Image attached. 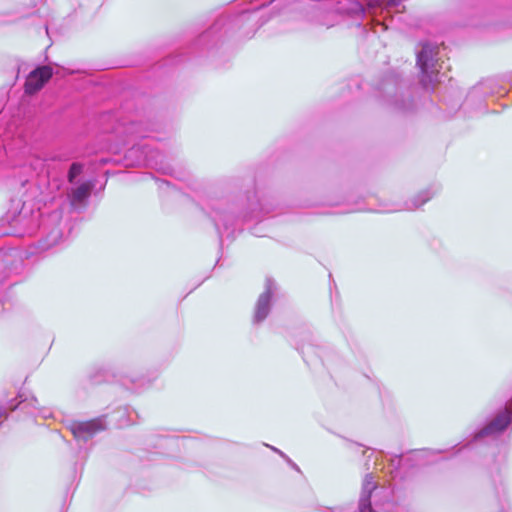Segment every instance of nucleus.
<instances>
[{
  "instance_id": "f257e3e1",
  "label": "nucleus",
  "mask_w": 512,
  "mask_h": 512,
  "mask_svg": "<svg viewBox=\"0 0 512 512\" xmlns=\"http://www.w3.org/2000/svg\"><path fill=\"white\" fill-rule=\"evenodd\" d=\"M439 48L425 43L417 54V66L421 72V83L427 90L433 89L435 83L440 82L439 74L442 64L438 61Z\"/></svg>"
},
{
  "instance_id": "f03ea898",
  "label": "nucleus",
  "mask_w": 512,
  "mask_h": 512,
  "mask_svg": "<svg viewBox=\"0 0 512 512\" xmlns=\"http://www.w3.org/2000/svg\"><path fill=\"white\" fill-rule=\"evenodd\" d=\"M106 425L103 418H95L88 421H73L70 430L78 441L87 442L97 433L105 430Z\"/></svg>"
},
{
  "instance_id": "7ed1b4c3",
  "label": "nucleus",
  "mask_w": 512,
  "mask_h": 512,
  "mask_svg": "<svg viewBox=\"0 0 512 512\" xmlns=\"http://www.w3.org/2000/svg\"><path fill=\"white\" fill-rule=\"evenodd\" d=\"M511 422L512 411L510 407L506 406L484 428L476 433L475 439L497 435L503 432Z\"/></svg>"
},
{
  "instance_id": "20e7f679",
  "label": "nucleus",
  "mask_w": 512,
  "mask_h": 512,
  "mask_svg": "<svg viewBox=\"0 0 512 512\" xmlns=\"http://www.w3.org/2000/svg\"><path fill=\"white\" fill-rule=\"evenodd\" d=\"M53 71L50 66H41L30 72L25 82V92L34 94L52 77Z\"/></svg>"
},
{
  "instance_id": "39448f33",
  "label": "nucleus",
  "mask_w": 512,
  "mask_h": 512,
  "mask_svg": "<svg viewBox=\"0 0 512 512\" xmlns=\"http://www.w3.org/2000/svg\"><path fill=\"white\" fill-rule=\"evenodd\" d=\"M273 290H274L273 281L267 280L266 289L259 296L257 304H256V309H255V314H254V322L255 323L262 322L269 314L270 302H271Z\"/></svg>"
},
{
  "instance_id": "423d86ee",
  "label": "nucleus",
  "mask_w": 512,
  "mask_h": 512,
  "mask_svg": "<svg viewBox=\"0 0 512 512\" xmlns=\"http://www.w3.org/2000/svg\"><path fill=\"white\" fill-rule=\"evenodd\" d=\"M92 182H84L73 187L68 193L70 204L73 208H84L93 189Z\"/></svg>"
},
{
  "instance_id": "0eeeda50",
  "label": "nucleus",
  "mask_w": 512,
  "mask_h": 512,
  "mask_svg": "<svg viewBox=\"0 0 512 512\" xmlns=\"http://www.w3.org/2000/svg\"><path fill=\"white\" fill-rule=\"evenodd\" d=\"M235 22L236 20H231L229 18H221L217 20L215 24L212 26V32L227 34L234 27Z\"/></svg>"
},
{
  "instance_id": "6e6552de",
  "label": "nucleus",
  "mask_w": 512,
  "mask_h": 512,
  "mask_svg": "<svg viewBox=\"0 0 512 512\" xmlns=\"http://www.w3.org/2000/svg\"><path fill=\"white\" fill-rule=\"evenodd\" d=\"M434 193L430 190L421 192L412 202L411 204H407L408 210H413L421 207L427 201H429L433 197Z\"/></svg>"
},
{
  "instance_id": "1a4fd4ad",
  "label": "nucleus",
  "mask_w": 512,
  "mask_h": 512,
  "mask_svg": "<svg viewBox=\"0 0 512 512\" xmlns=\"http://www.w3.org/2000/svg\"><path fill=\"white\" fill-rule=\"evenodd\" d=\"M400 2L401 0H374L370 2V5L390 9L393 7H397L400 4Z\"/></svg>"
},
{
  "instance_id": "9d476101",
  "label": "nucleus",
  "mask_w": 512,
  "mask_h": 512,
  "mask_svg": "<svg viewBox=\"0 0 512 512\" xmlns=\"http://www.w3.org/2000/svg\"><path fill=\"white\" fill-rule=\"evenodd\" d=\"M82 166L78 163H73L69 169L68 180L70 183L74 182V179L81 173Z\"/></svg>"
},
{
  "instance_id": "9b49d317",
  "label": "nucleus",
  "mask_w": 512,
  "mask_h": 512,
  "mask_svg": "<svg viewBox=\"0 0 512 512\" xmlns=\"http://www.w3.org/2000/svg\"><path fill=\"white\" fill-rule=\"evenodd\" d=\"M19 398L21 399L19 402V405L22 409H24L27 406H31L33 408H36V405L38 403L37 399L34 396H31L30 398H23V395L20 394Z\"/></svg>"
},
{
  "instance_id": "f8f14e48",
  "label": "nucleus",
  "mask_w": 512,
  "mask_h": 512,
  "mask_svg": "<svg viewBox=\"0 0 512 512\" xmlns=\"http://www.w3.org/2000/svg\"><path fill=\"white\" fill-rule=\"evenodd\" d=\"M51 239L49 241V246H52L58 242L61 237V233L59 230H53L49 236Z\"/></svg>"
},
{
  "instance_id": "ddd939ff",
  "label": "nucleus",
  "mask_w": 512,
  "mask_h": 512,
  "mask_svg": "<svg viewBox=\"0 0 512 512\" xmlns=\"http://www.w3.org/2000/svg\"><path fill=\"white\" fill-rule=\"evenodd\" d=\"M271 449L275 452H277L279 455H281L284 459H286L288 461L289 464H291V466L296 469V470H299L298 466L293 463L283 452H281L280 450H278L277 448L275 447H271Z\"/></svg>"
}]
</instances>
